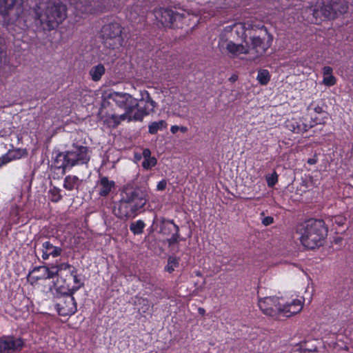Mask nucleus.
<instances>
[{
    "label": "nucleus",
    "instance_id": "nucleus-1",
    "mask_svg": "<svg viewBox=\"0 0 353 353\" xmlns=\"http://www.w3.org/2000/svg\"><path fill=\"white\" fill-rule=\"evenodd\" d=\"M90 160L87 146L73 145L72 148L65 152H59L52 163V167L64 174L75 165L88 164Z\"/></svg>",
    "mask_w": 353,
    "mask_h": 353
},
{
    "label": "nucleus",
    "instance_id": "nucleus-2",
    "mask_svg": "<svg viewBox=\"0 0 353 353\" xmlns=\"http://www.w3.org/2000/svg\"><path fill=\"white\" fill-rule=\"evenodd\" d=\"M67 17V8L61 3L48 2L43 8L37 7L35 19L43 31L56 29Z\"/></svg>",
    "mask_w": 353,
    "mask_h": 353
},
{
    "label": "nucleus",
    "instance_id": "nucleus-3",
    "mask_svg": "<svg viewBox=\"0 0 353 353\" xmlns=\"http://www.w3.org/2000/svg\"><path fill=\"white\" fill-rule=\"evenodd\" d=\"M296 232L304 247L310 250L322 246L327 234L325 222H300L296 226Z\"/></svg>",
    "mask_w": 353,
    "mask_h": 353
},
{
    "label": "nucleus",
    "instance_id": "nucleus-4",
    "mask_svg": "<svg viewBox=\"0 0 353 353\" xmlns=\"http://www.w3.org/2000/svg\"><path fill=\"white\" fill-rule=\"evenodd\" d=\"M116 105L125 110V112L120 115L116 114H103L101 112L100 119L110 128H117L121 121L128 120L130 121L132 114L138 105V101L130 94L127 93L115 92L112 97Z\"/></svg>",
    "mask_w": 353,
    "mask_h": 353
},
{
    "label": "nucleus",
    "instance_id": "nucleus-5",
    "mask_svg": "<svg viewBox=\"0 0 353 353\" xmlns=\"http://www.w3.org/2000/svg\"><path fill=\"white\" fill-rule=\"evenodd\" d=\"M124 28L120 23L110 22L104 24L100 32V37L103 46L109 49H118L123 46L124 38L123 31Z\"/></svg>",
    "mask_w": 353,
    "mask_h": 353
},
{
    "label": "nucleus",
    "instance_id": "nucleus-6",
    "mask_svg": "<svg viewBox=\"0 0 353 353\" xmlns=\"http://www.w3.org/2000/svg\"><path fill=\"white\" fill-rule=\"evenodd\" d=\"M155 18L162 26L170 28H182L189 14L179 12L170 8H160L154 12Z\"/></svg>",
    "mask_w": 353,
    "mask_h": 353
},
{
    "label": "nucleus",
    "instance_id": "nucleus-7",
    "mask_svg": "<svg viewBox=\"0 0 353 353\" xmlns=\"http://www.w3.org/2000/svg\"><path fill=\"white\" fill-rule=\"evenodd\" d=\"M148 188L146 185L139 186L127 185L121 192V197L123 201L135 205V208H143L148 200Z\"/></svg>",
    "mask_w": 353,
    "mask_h": 353
},
{
    "label": "nucleus",
    "instance_id": "nucleus-8",
    "mask_svg": "<svg viewBox=\"0 0 353 353\" xmlns=\"http://www.w3.org/2000/svg\"><path fill=\"white\" fill-rule=\"evenodd\" d=\"M23 12L21 0H0V15L5 21H20Z\"/></svg>",
    "mask_w": 353,
    "mask_h": 353
},
{
    "label": "nucleus",
    "instance_id": "nucleus-9",
    "mask_svg": "<svg viewBox=\"0 0 353 353\" xmlns=\"http://www.w3.org/2000/svg\"><path fill=\"white\" fill-rule=\"evenodd\" d=\"M258 305L265 315L274 319H281L283 304L281 303L279 298L276 296L260 298Z\"/></svg>",
    "mask_w": 353,
    "mask_h": 353
},
{
    "label": "nucleus",
    "instance_id": "nucleus-10",
    "mask_svg": "<svg viewBox=\"0 0 353 353\" xmlns=\"http://www.w3.org/2000/svg\"><path fill=\"white\" fill-rule=\"evenodd\" d=\"M155 101L152 99L148 91L142 94V98L138 102L137 111L132 114L130 121H142L145 116L149 115L154 111Z\"/></svg>",
    "mask_w": 353,
    "mask_h": 353
},
{
    "label": "nucleus",
    "instance_id": "nucleus-11",
    "mask_svg": "<svg viewBox=\"0 0 353 353\" xmlns=\"http://www.w3.org/2000/svg\"><path fill=\"white\" fill-rule=\"evenodd\" d=\"M55 306L61 316L71 315L77 311V304L71 294H64L57 297Z\"/></svg>",
    "mask_w": 353,
    "mask_h": 353
},
{
    "label": "nucleus",
    "instance_id": "nucleus-12",
    "mask_svg": "<svg viewBox=\"0 0 353 353\" xmlns=\"http://www.w3.org/2000/svg\"><path fill=\"white\" fill-rule=\"evenodd\" d=\"M106 2L107 0H82L80 3L77 4V9L84 14L101 13L109 10Z\"/></svg>",
    "mask_w": 353,
    "mask_h": 353
},
{
    "label": "nucleus",
    "instance_id": "nucleus-13",
    "mask_svg": "<svg viewBox=\"0 0 353 353\" xmlns=\"http://www.w3.org/2000/svg\"><path fill=\"white\" fill-rule=\"evenodd\" d=\"M312 15L315 19V23L323 19H334L333 0H323L317 3L312 9Z\"/></svg>",
    "mask_w": 353,
    "mask_h": 353
},
{
    "label": "nucleus",
    "instance_id": "nucleus-14",
    "mask_svg": "<svg viewBox=\"0 0 353 353\" xmlns=\"http://www.w3.org/2000/svg\"><path fill=\"white\" fill-rule=\"evenodd\" d=\"M252 49L255 50L256 57H259L265 53L266 50L271 46L273 37L267 32L263 38L260 36H254L250 38Z\"/></svg>",
    "mask_w": 353,
    "mask_h": 353
},
{
    "label": "nucleus",
    "instance_id": "nucleus-15",
    "mask_svg": "<svg viewBox=\"0 0 353 353\" xmlns=\"http://www.w3.org/2000/svg\"><path fill=\"white\" fill-rule=\"evenodd\" d=\"M116 188V183L109 179L106 176L99 174V179L96 181L95 190L99 196L101 197L108 196Z\"/></svg>",
    "mask_w": 353,
    "mask_h": 353
},
{
    "label": "nucleus",
    "instance_id": "nucleus-16",
    "mask_svg": "<svg viewBox=\"0 0 353 353\" xmlns=\"http://www.w3.org/2000/svg\"><path fill=\"white\" fill-rule=\"evenodd\" d=\"M23 341L19 338L5 337L0 339V353H10L21 350Z\"/></svg>",
    "mask_w": 353,
    "mask_h": 353
},
{
    "label": "nucleus",
    "instance_id": "nucleus-17",
    "mask_svg": "<svg viewBox=\"0 0 353 353\" xmlns=\"http://www.w3.org/2000/svg\"><path fill=\"white\" fill-rule=\"evenodd\" d=\"M141 209V208H135V205L123 201L121 197L118 209L115 210V214L120 219L134 218L137 212Z\"/></svg>",
    "mask_w": 353,
    "mask_h": 353
},
{
    "label": "nucleus",
    "instance_id": "nucleus-18",
    "mask_svg": "<svg viewBox=\"0 0 353 353\" xmlns=\"http://www.w3.org/2000/svg\"><path fill=\"white\" fill-rule=\"evenodd\" d=\"M285 127L294 133H304L308 129L314 126L312 124L308 125L305 123L302 117H292L287 119L285 123Z\"/></svg>",
    "mask_w": 353,
    "mask_h": 353
},
{
    "label": "nucleus",
    "instance_id": "nucleus-19",
    "mask_svg": "<svg viewBox=\"0 0 353 353\" xmlns=\"http://www.w3.org/2000/svg\"><path fill=\"white\" fill-rule=\"evenodd\" d=\"M57 271L53 266L48 268L46 266H39L33 269L29 274V278L33 281L51 279L55 276Z\"/></svg>",
    "mask_w": 353,
    "mask_h": 353
},
{
    "label": "nucleus",
    "instance_id": "nucleus-20",
    "mask_svg": "<svg viewBox=\"0 0 353 353\" xmlns=\"http://www.w3.org/2000/svg\"><path fill=\"white\" fill-rule=\"evenodd\" d=\"M307 110L308 112V114L310 115V118L312 120L313 125L321 124L323 123V119L324 118L322 117L321 118H319L317 116L313 117L312 114L316 113L319 115H322L326 114L325 111L323 110V108L322 105H320L317 104L315 101H312L307 108Z\"/></svg>",
    "mask_w": 353,
    "mask_h": 353
},
{
    "label": "nucleus",
    "instance_id": "nucleus-21",
    "mask_svg": "<svg viewBox=\"0 0 353 353\" xmlns=\"http://www.w3.org/2000/svg\"><path fill=\"white\" fill-rule=\"evenodd\" d=\"M303 308V303L301 300H294L291 303L283 304L282 317H290L299 313Z\"/></svg>",
    "mask_w": 353,
    "mask_h": 353
},
{
    "label": "nucleus",
    "instance_id": "nucleus-22",
    "mask_svg": "<svg viewBox=\"0 0 353 353\" xmlns=\"http://www.w3.org/2000/svg\"><path fill=\"white\" fill-rule=\"evenodd\" d=\"M42 258L48 259L50 256L57 257L61 255L62 249L53 245L50 241H45L42 243Z\"/></svg>",
    "mask_w": 353,
    "mask_h": 353
},
{
    "label": "nucleus",
    "instance_id": "nucleus-23",
    "mask_svg": "<svg viewBox=\"0 0 353 353\" xmlns=\"http://www.w3.org/2000/svg\"><path fill=\"white\" fill-rule=\"evenodd\" d=\"M81 182L77 176L69 174L64 178L63 187L68 191H78Z\"/></svg>",
    "mask_w": 353,
    "mask_h": 353
},
{
    "label": "nucleus",
    "instance_id": "nucleus-24",
    "mask_svg": "<svg viewBox=\"0 0 353 353\" xmlns=\"http://www.w3.org/2000/svg\"><path fill=\"white\" fill-rule=\"evenodd\" d=\"M57 271L55 273V276H58L61 278L66 277L68 279H70V277L72 274H74L75 268L68 264V263H61L57 266H53Z\"/></svg>",
    "mask_w": 353,
    "mask_h": 353
},
{
    "label": "nucleus",
    "instance_id": "nucleus-25",
    "mask_svg": "<svg viewBox=\"0 0 353 353\" xmlns=\"http://www.w3.org/2000/svg\"><path fill=\"white\" fill-rule=\"evenodd\" d=\"M226 49L233 57L241 54H248L249 49L242 44H236L232 41L227 43Z\"/></svg>",
    "mask_w": 353,
    "mask_h": 353
},
{
    "label": "nucleus",
    "instance_id": "nucleus-26",
    "mask_svg": "<svg viewBox=\"0 0 353 353\" xmlns=\"http://www.w3.org/2000/svg\"><path fill=\"white\" fill-rule=\"evenodd\" d=\"M105 72V68L102 63L92 67L89 71V74L93 81H99Z\"/></svg>",
    "mask_w": 353,
    "mask_h": 353
},
{
    "label": "nucleus",
    "instance_id": "nucleus-27",
    "mask_svg": "<svg viewBox=\"0 0 353 353\" xmlns=\"http://www.w3.org/2000/svg\"><path fill=\"white\" fill-rule=\"evenodd\" d=\"M6 154L10 159V161L11 162L27 157L28 151L26 148H17L14 149L8 150Z\"/></svg>",
    "mask_w": 353,
    "mask_h": 353
},
{
    "label": "nucleus",
    "instance_id": "nucleus-28",
    "mask_svg": "<svg viewBox=\"0 0 353 353\" xmlns=\"http://www.w3.org/2000/svg\"><path fill=\"white\" fill-rule=\"evenodd\" d=\"M348 10V5L345 0H333V11L334 12V19L338 15L345 14Z\"/></svg>",
    "mask_w": 353,
    "mask_h": 353
},
{
    "label": "nucleus",
    "instance_id": "nucleus-29",
    "mask_svg": "<svg viewBox=\"0 0 353 353\" xmlns=\"http://www.w3.org/2000/svg\"><path fill=\"white\" fill-rule=\"evenodd\" d=\"M167 127L168 123L164 120L151 122L148 125V132L150 134H156L158 131L165 130L167 128Z\"/></svg>",
    "mask_w": 353,
    "mask_h": 353
},
{
    "label": "nucleus",
    "instance_id": "nucleus-30",
    "mask_svg": "<svg viewBox=\"0 0 353 353\" xmlns=\"http://www.w3.org/2000/svg\"><path fill=\"white\" fill-rule=\"evenodd\" d=\"M49 201L52 203H58L63 199L61 190L56 186L50 187L48 192Z\"/></svg>",
    "mask_w": 353,
    "mask_h": 353
},
{
    "label": "nucleus",
    "instance_id": "nucleus-31",
    "mask_svg": "<svg viewBox=\"0 0 353 353\" xmlns=\"http://www.w3.org/2000/svg\"><path fill=\"white\" fill-rule=\"evenodd\" d=\"M270 74L266 69H261L258 72L256 79L259 84L266 85L270 81Z\"/></svg>",
    "mask_w": 353,
    "mask_h": 353
},
{
    "label": "nucleus",
    "instance_id": "nucleus-32",
    "mask_svg": "<svg viewBox=\"0 0 353 353\" xmlns=\"http://www.w3.org/2000/svg\"><path fill=\"white\" fill-rule=\"evenodd\" d=\"M179 265V259L174 256H170L168 260V264L165 268V270L169 273H172L175 268H177Z\"/></svg>",
    "mask_w": 353,
    "mask_h": 353
},
{
    "label": "nucleus",
    "instance_id": "nucleus-33",
    "mask_svg": "<svg viewBox=\"0 0 353 353\" xmlns=\"http://www.w3.org/2000/svg\"><path fill=\"white\" fill-rule=\"evenodd\" d=\"M265 180L269 188H273L277 183L279 180V175L277 172L274 170L272 174H267L265 176Z\"/></svg>",
    "mask_w": 353,
    "mask_h": 353
},
{
    "label": "nucleus",
    "instance_id": "nucleus-34",
    "mask_svg": "<svg viewBox=\"0 0 353 353\" xmlns=\"http://www.w3.org/2000/svg\"><path fill=\"white\" fill-rule=\"evenodd\" d=\"M144 227V222H132L130 228L134 234H138L142 233Z\"/></svg>",
    "mask_w": 353,
    "mask_h": 353
},
{
    "label": "nucleus",
    "instance_id": "nucleus-35",
    "mask_svg": "<svg viewBox=\"0 0 353 353\" xmlns=\"http://www.w3.org/2000/svg\"><path fill=\"white\" fill-rule=\"evenodd\" d=\"M157 161L155 157L143 159L142 167L145 170H150L157 165Z\"/></svg>",
    "mask_w": 353,
    "mask_h": 353
},
{
    "label": "nucleus",
    "instance_id": "nucleus-36",
    "mask_svg": "<svg viewBox=\"0 0 353 353\" xmlns=\"http://www.w3.org/2000/svg\"><path fill=\"white\" fill-rule=\"evenodd\" d=\"M178 234H173L171 238L168 239V245L172 252H176L178 251V247L176 244L178 242Z\"/></svg>",
    "mask_w": 353,
    "mask_h": 353
},
{
    "label": "nucleus",
    "instance_id": "nucleus-37",
    "mask_svg": "<svg viewBox=\"0 0 353 353\" xmlns=\"http://www.w3.org/2000/svg\"><path fill=\"white\" fill-rule=\"evenodd\" d=\"M323 83L328 87L333 86L336 83V78L333 74L323 77Z\"/></svg>",
    "mask_w": 353,
    "mask_h": 353
},
{
    "label": "nucleus",
    "instance_id": "nucleus-38",
    "mask_svg": "<svg viewBox=\"0 0 353 353\" xmlns=\"http://www.w3.org/2000/svg\"><path fill=\"white\" fill-rule=\"evenodd\" d=\"M70 279H72L74 283L77 285L76 286L72 287V292L77 290L81 285H83V283H81L80 280L77 277L76 269L74 270V274H72V275L70 276Z\"/></svg>",
    "mask_w": 353,
    "mask_h": 353
},
{
    "label": "nucleus",
    "instance_id": "nucleus-39",
    "mask_svg": "<svg viewBox=\"0 0 353 353\" xmlns=\"http://www.w3.org/2000/svg\"><path fill=\"white\" fill-rule=\"evenodd\" d=\"M9 163H10V159L6 153L0 157V169L8 165Z\"/></svg>",
    "mask_w": 353,
    "mask_h": 353
},
{
    "label": "nucleus",
    "instance_id": "nucleus-40",
    "mask_svg": "<svg viewBox=\"0 0 353 353\" xmlns=\"http://www.w3.org/2000/svg\"><path fill=\"white\" fill-rule=\"evenodd\" d=\"M167 181L165 179L160 181L157 185V190L159 191H163L166 188Z\"/></svg>",
    "mask_w": 353,
    "mask_h": 353
},
{
    "label": "nucleus",
    "instance_id": "nucleus-41",
    "mask_svg": "<svg viewBox=\"0 0 353 353\" xmlns=\"http://www.w3.org/2000/svg\"><path fill=\"white\" fill-rule=\"evenodd\" d=\"M333 72V69L330 66H324L323 68V77L332 75Z\"/></svg>",
    "mask_w": 353,
    "mask_h": 353
},
{
    "label": "nucleus",
    "instance_id": "nucleus-42",
    "mask_svg": "<svg viewBox=\"0 0 353 353\" xmlns=\"http://www.w3.org/2000/svg\"><path fill=\"white\" fill-rule=\"evenodd\" d=\"M143 156L144 159H148H148L152 158L150 150L148 148L144 149L143 151Z\"/></svg>",
    "mask_w": 353,
    "mask_h": 353
},
{
    "label": "nucleus",
    "instance_id": "nucleus-43",
    "mask_svg": "<svg viewBox=\"0 0 353 353\" xmlns=\"http://www.w3.org/2000/svg\"><path fill=\"white\" fill-rule=\"evenodd\" d=\"M318 160L316 156H314L312 158H310L307 159V163L310 165H314L317 163Z\"/></svg>",
    "mask_w": 353,
    "mask_h": 353
},
{
    "label": "nucleus",
    "instance_id": "nucleus-44",
    "mask_svg": "<svg viewBox=\"0 0 353 353\" xmlns=\"http://www.w3.org/2000/svg\"><path fill=\"white\" fill-rule=\"evenodd\" d=\"M179 130V126L174 125L170 128V132L172 134H175Z\"/></svg>",
    "mask_w": 353,
    "mask_h": 353
},
{
    "label": "nucleus",
    "instance_id": "nucleus-45",
    "mask_svg": "<svg viewBox=\"0 0 353 353\" xmlns=\"http://www.w3.org/2000/svg\"><path fill=\"white\" fill-rule=\"evenodd\" d=\"M179 130L183 133H185L188 132V128L186 126H179Z\"/></svg>",
    "mask_w": 353,
    "mask_h": 353
},
{
    "label": "nucleus",
    "instance_id": "nucleus-46",
    "mask_svg": "<svg viewBox=\"0 0 353 353\" xmlns=\"http://www.w3.org/2000/svg\"><path fill=\"white\" fill-rule=\"evenodd\" d=\"M237 78L238 77L236 75H232L230 78V81H231L232 82H234L237 80Z\"/></svg>",
    "mask_w": 353,
    "mask_h": 353
},
{
    "label": "nucleus",
    "instance_id": "nucleus-47",
    "mask_svg": "<svg viewBox=\"0 0 353 353\" xmlns=\"http://www.w3.org/2000/svg\"><path fill=\"white\" fill-rule=\"evenodd\" d=\"M263 221H273V218L271 217V216H267V217H265Z\"/></svg>",
    "mask_w": 353,
    "mask_h": 353
},
{
    "label": "nucleus",
    "instance_id": "nucleus-48",
    "mask_svg": "<svg viewBox=\"0 0 353 353\" xmlns=\"http://www.w3.org/2000/svg\"><path fill=\"white\" fill-rule=\"evenodd\" d=\"M306 221H323V219H313V218H310L309 219H307Z\"/></svg>",
    "mask_w": 353,
    "mask_h": 353
},
{
    "label": "nucleus",
    "instance_id": "nucleus-49",
    "mask_svg": "<svg viewBox=\"0 0 353 353\" xmlns=\"http://www.w3.org/2000/svg\"><path fill=\"white\" fill-rule=\"evenodd\" d=\"M199 314H203L205 313V310L203 308L199 307Z\"/></svg>",
    "mask_w": 353,
    "mask_h": 353
},
{
    "label": "nucleus",
    "instance_id": "nucleus-50",
    "mask_svg": "<svg viewBox=\"0 0 353 353\" xmlns=\"http://www.w3.org/2000/svg\"><path fill=\"white\" fill-rule=\"evenodd\" d=\"M272 222H263L265 226L269 225Z\"/></svg>",
    "mask_w": 353,
    "mask_h": 353
},
{
    "label": "nucleus",
    "instance_id": "nucleus-51",
    "mask_svg": "<svg viewBox=\"0 0 353 353\" xmlns=\"http://www.w3.org/2000/svg\"><path fill=\"white\" fill-rule=\"evenodd\" d=\"M341 241V239H340V238H339V239H336L334 240V241L336 242V243H339Z\"/></svg>",
    "mask_w": 353,
    "mask_h": 353
},
{
    "label": "nucleus",
    "instance_id": "nucleus-52",
    "mask_svg": "<svg viewBox=\"0 0 353 353\" xmlns=\"http://www.w3.org/2000/svg\"><path fill=\"white\" fill-rule=\"evenodd\" d=\"M170 223H172V224H173V225H174L176 228H178V227H177V226H176V225L174 224V222H173V221H171Z\"/></svg>",
    "mask_w": 353,
    "mask_h": 353
}]
</instances>
